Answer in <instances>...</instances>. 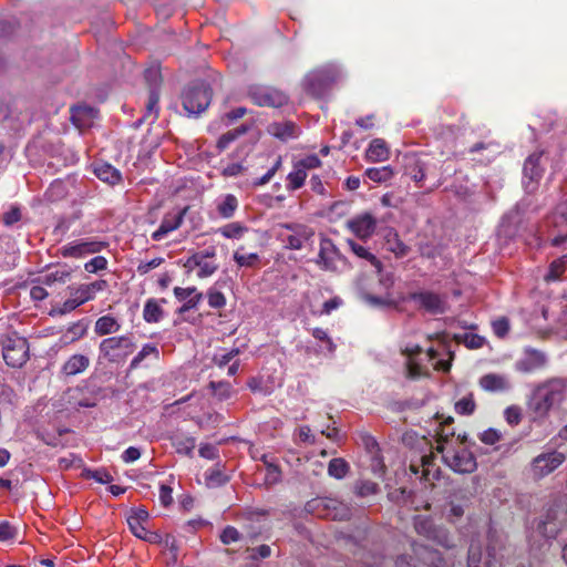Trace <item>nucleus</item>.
<instances>
[{
	"label": "nucleus",
	"mask_w": 567,
	"mask_h": 567,
	"mask_svg": "<svg viewBox=\"0 0 567 567\" xmlns=\"http://www.w3.org/2000/svg\"><path fill=\"white\" fill-rule=\"evenodd\" d=\"M567 382L553 378L538 384L532 392L528 409L535 419H545L551 410L567 413Z\"/></svg>",
	"instance_id": "1"
},
{
	"label": "nucleus",
	"mask_w": 567,
	"mask_h": 567,
	"mask_svg": "<svg viewBox=\"0 0 567 567\" xmlns=\"http://www.w3.org/2000/svg\"><path fill=\"white\" fill-rule=\"evenodd\" d=\"M136 344L132 333L109 337L99 344V358L109 363H123L135 351Z\"/></svg>",
	"instance_id": "2"
},
{
	"label": "nucleus",
	"mask_w": 567,
	"mask_h": 567,
	"mask_svg": "<svg viewBox=\"0 0 567 567\" xmlns=\"http://www.w3.org/2000/svg\"><path fill=\"white\" fill-rule=\"evenodd\" d=\"M340 76V70L333 64H328L307 73L302 80V86L308 94L322 97Z\"/></svg>",
	"instance_id": "3"
},
{
	"label": "nucleus",
	"mask_w": 567,
	"mask_h": 567,
	"mask_svg": "<svg viewBox=\"0 0 567 567\" xmlns=\"http://www.w3.org/2000/svg\"><path fill=\"white\" fill-rule=\"evenodd\" d=\"M460 439L458 435L455 445L437 446V451L442 453L444 463L454 472L472 473L476 470V460L468 449L462 446L463 441ZM462 440H465V436Z\"/></svg>",
	"instance_id": "4"
},
{
	"label": "nucleus",
	"mask_w": 567,
	"mask_h": 567,
	"mask_svg": "<svg viewBox=\"0 0 567 567\" xmlns=\"http://www.w3.org/2000/svg\"><path fill=\"white\" fill-rule=\"evenodd\" d=\"M212 100V90L204 82H195L188 85L182 94L184 110L189 114H200L204 112Z\"/></svg>",
	"instance_id": "5"
},
{
	"label": "nucleus",
	"mask_w": 567,
	"mask_h": 567,
	"mask_svg": "<svg viewBox=\"0 0 567 567\" xmlns=\"http://www.w3.org/2000/svg\"><path fill=\"white\" fill-rule=\"evenodd\" d=\"M2 357L11 368H21L29 360V343L23 337L12 333L2 341Z\"/></svg>",
	"instance_id": "6"
},
{
	"label": "nucleus",
	"mask_w": 567,
	"mask_h": 567,
	"mask_svg": "<svg viewBox=\"0 0 567 567\" xmlns=\"http://www.w3.org/2000/svg\"><path fill=\"white\" fill-rule=\"evenodd\" d=\"M107 243L95 238H81L72 240L59 248V254L63 258L82 259L89 255L101 252L105 249Z\"/></svg>",
	"instance_id": "7"
},
{
	"label": "nucleus",
	"mask_w": 567,
	"mask_h": 567,
	"mask_svg": "<svg viewBox=\"0 0 567 567\" xmlns=\"http://www.w3.org/2000/svg\"><path fill=\"white\" fill-rule=\"evenodd\" d=\"M565 460V454L559 451L540 453L530 462V474L536 480L544 478L557 470Z\"/></svg>",
	"instance_id": "8"
},
{
	"label": "nucleus",
	"mask_w": 567,
	"mask_h": 567,
	"mask_svg": "<svg viewBox=\"0 0 567 567\" xmlns=\"http://www.w3.org/2000/svg\"><path fill=\"white\" fill-rule=\"evenodd\" d=\"M248 96L258 106L280 107L289 101L282 91L262 85H251L248 89Z\"/></svg>",
	"instance_id": "9"
},
{
	"label": "nucleus",
	"mask_w": 567,
	"mask_h": 567,
	"mask_svg": "<svg viewBox=\"0 0 567 567\" xmlns=\"http://www.w3.org/2000/svg\"><path fill=\"white\" fill-rule=\"evenodd\" d=\"M280 228L288 231L280 233L279 237L281 241L287 248L295 250L301 249L315 234L310 227L296 223L281 224Z\"/></svg>",
	"instance_id": "10"
},
{
	"label": "nucleus",
	"mask_w": 567,
	"mask_h": 567,
	"mask_svg": "<svg viewBox=\"0 0 567 567\" xmlns=\"http://www.w3.org/2000/svg\"><path fill=\"white\" fill-rule=\"evenodd\" d=\"M409 299L431 315H442L447 309L446 296L433 291L422 290L412 292Z\"/></svg>",
	"instance_id": "11"
},
{
	"label": "nucleus",
	"mask_w": 567,
	"mask_h": 567,
	"mask_svg": "<svg viewBox=\"0 0 567 567\" xmlns=\"http://www.w3.org/2000/svg\"><path fill=\"white\" fill-rule=\"evenodd\" d=\"M148 513L143 509H133L127 517V524L131 532L140 539L148 542L151 544H156L159 542L161 536L151 532L145 527V523L147 522Z\"/></svg>",
	"instance_id": "12"
},
{
	"label": "nucleus",
	"mask_w": 567,
	"mask_h": 567,
	"mask_svg": "<svg viewBox=\"0 0 567 567\" xmlns=\"http://www.w3.org/2000/svg\"><path fill=\"white\" fill-rule=\"evenodd\" d=\"M414 528L417 534L436 542L443 547L450 548L452 546L447 532L444 528L434 526L430 517L422 515L416 516L414 518Z\"/></svg>",
	"instance_id": "13"
},
{
	"label": "nucleus",
	"mask_w": 567,
	"mask_h": 567,
	"mask_svg": "<svg viewBox=\"0 0 567 567\" xmlns=\"http://www.w3.org/2000/svg\"><path fill=\"white\" fill-rule=\"evenodd\" d=\"M548 358L545 352L526 348L523 357L515 362V369L518 372L532 373L546 367Z\"/></svg>",
	"instance_id": "14"
},
{
	"label": "nucleus",
	"mask_w": 567,
	"mask_h": 567,
	"mask_svg": "<svg viewBox=\"0 0 567 567\" xmlns=\"http://www.w3.org/2000/svg\"><path fill=\"white\" fill-rule=\"evenodd\" d=\"M542 157L543 152H535L530 154L524 163V179H528V182H524L527 192H534L543 176L544 167L540 164Z\"/></svg>",
	"instance_id": "15"
},
{
	"label": "nucleus",
	"mask_w": 567,
	"mask_h": 567,
	"mask_svg": "<svg viewBox=\"0 0 567 567\" xmlns=\"http://www.w3.org/2000/svg\"><path fill=\"white\" fill-rule=\"evenodd\" d=\"M188 207L181 208L176 212L166 213L161 221L159 227L152 234L155 241L162 240L167 234L178 229L183 224Z\"/></svg>",
	"instance_id": "16"
},
{
	"label": "nucleus",
	"mask_w": 567,
	"mask_h": 567,
	"mask_svg": "<svg viewBox=\"0 0 567 567\" xmlns=\"http://www.w3.org/2000/svg\"><path fill=\"white\" fill-rule=\"evenodd\" d=\"M347 225L359 239L367 240L374 234L377 220L371 214L364 213L349 219Z\"/></svg>",
	"instance_id": "17"
},
{
	"label": "nucleus",
	"mask_w": 567,
	"mask_h": 567,
	"mask_svg": "<svg viewBox=\"0 0 567 567\" xmlns=\"http://www.w3.org/2000/svg\"><path fill=\"white\" fill-rule=\"evenodd\" d=\"M107 288V281L100 279L90 284H82L76 287H68L71 296L78 301V305H83L95 298V295Z\"/></svg>",
	"instance_id": "18"
},
{
	"label": "nucleus",
	"mask_w": 567,
	"mask_h": 567,
	"mask_svg": "<svg viewBox=\"0 0 567 567\" xmlns=\"http://www.w3.org/2000/svg\"><path fill=\"white\" fill-rule=\"evenodd\" d=\"M175 298L183 302L178 308L177 313L183 315L192 309H195L203 299V293L196 287L174 288Z\"/></svg>",
	"instance_id": "19"
},
{
	"label": "nucleus",
	"mask_w": 567,
	"mask_h": 567,
	"mask_svg": "<svg viewBox=\"0 0 567 567\" xmlns=\"http://www.w3.org/2000/svg\"><path fill=\"white\" fill-rule=\"evenodd\" d=\"M480 386L487 392H507L512 389V382L505 374L486 373L478 380Z\"/></svg>",
	"instance_id": "20"
},
{
	"label": "nucleus",
	"mask_w": 567,
	"mask_h": 567,
	"mask_svg": "<svg viewBox=\"0 0 567 567\" xmlns=\"http://www.w3.org/2000/svg\"><path fill=\"white\" fill-rule=\"evenodd\" d=\"M402 352L406 357L405 373L408 378L417 379L426 374L425 369L416 359L422 353L420 346L406 347Z\"/></svg>",
	"instance_id": "21"
},
{
	"label": "nucleus",
	"mask_w": 567,
	"mask_h": 567,
	"mask_svg": "<svg viewBox=\"0 0 567 567\" xmlns=\"http://www.w3.org/2000/svg\"><path fill=\"white\" fill-rule=\"evenodd\" d=\"M403 166L404 175L409 176L421 187V183L425 177L426 164L415 155H405L403 157Z\"/></svg>",
	"instance_id": "22"
},
{
	"label": "nucleus",
	"mask_w": 567,
	"mask_h": 567,
	"mask_svg": "<svg viewBox=\"0 0 567 567\" xmlns=\"http://www.w3.org/2000/svg\"><path fill=\"white\" fill-rule=\"evenodd\" d=\"M239 207V200L234 194H223L215 200V214L223 219H230Z\"/></svg>",
	"instance_id": "23"
},
{
	"label": "nucleus",
	"mask_w": 567,
	"mask_h": 567,
	"mask_svg": "<svg viewBox=\"0 0 567 567\" xmlns=\"http://www.w3.org/2000/svg\"><path fill=\"white\" fill-rule=\"evenodd\" d=\"M90 365V358L85 354L71 355L61 367L60 374L63 378L74 377L84 372Z\"/></svg>",
	"instance_id": "24"
},
{
	"label": "nucleus",
	"mask_w": 567,
	"mask_h": 567,
	"mask_svg": "<svg viewBox=\"0 0 567 567\" xmlns=\"http://www.w3.org/2000/svg\"><path fill=\"white\" fill-rule=\"evenodd\" d=\"M561 528L563 523L557 519V512L555 509H549L538 526L542 535L548 539L556 538Z\"/></svg>",
	"instance_id": "25"
},
{
	"label": "nucleus",
	"mask_w": 567,
	"mask_h": 567,
	"mask_svg": "<svg viewBox=\"0 0 567 567\" xmlns=\"http://www.w3.org/2000/svg\"><path fill=\"white\" fill-rule=\"evenodd\" d=\"M553 224L560 226L559 234L550 239L551 246H560L567 240V207L560 205L551 216Z\"/></svg>",
	"instance_id": "26"
},
{
	"label": "nucleus",
	"mask_w": 567,
	"mask_h": 567,
	"mask_svg": "<svg viewBox=\"0 0 567 567\" xmlns=\"http://www.w3.org/2000/svg\"><path fill=\"white\" fill-rule=\"evenodd\" d=\"M268 132L281 141H288L299 135V127L291 121L275 122L268 126Z\"/></svg>",
	"instance_id": "27"
},
{
	"label": "nucleus",
	"mask_w": 567,
	"mask_h": 567,
	"mask_svg": "<svg viewBox=\"0 0 567 567\" xmlns=\"http://www.w3.org/2000/svg\"><path fill=\"white\" fill-rule=\"evenodd\" d=\"M94 174L97 178L110 185H116L122 181L121 172L109 163H96L94 165Z\"/></svg>",
	"instance_id": "28"
},
{
	"label": "nucleus",
	"mask_w": 567,
	"mask_h": 567,
	"mask_svg": "<svg viewBox=\"0 0 567 567\" xmlns=\"http://www.w3.org/2000/svg\"><path fill=\"white\" fill-rule=\"evenodd\" d=\"M161 302H165V299H162L161 301L156 299H148L143 309V319L147 323H157L159 322L164 317V310L161 306Z\"/></svg>",
	"instance_id": "29"
},
{
	"label": "nucleus",
	"mask_w": 567,
	"mask_h": 567,
	"mask_svg": "<svg viewBox=\"0 0 567 567\" xmlns=\"http://www.w3.org/2000/svg\"><path fill=\"white\" fill-rule=\"evenodd\" d=\"M120 329L121 323L110 315L100 317L94 324V332L97 336H110L116 333Z\"/></svg>",
	"instance_id": "30"
},
{
	"label": "nucleus",
	"mask_w": 567,
	"mask_h": 567,
	"mask_svg": "<svg viewBox=\"0 0 567 567\" xmlns=\"http://www.w3.org/2000/svg\"><path fill=\"white\" fill-rule=\"evenodd\" d=\"M71 112V118L79 127L87 126L90 122L96 117L97 113L95 109L87 105L72 107Z\"/></svg>",
	"instance_id": "31"
},
{
	"label": "nucleus",
	"mask_w": 567,
	"mask_h": 567,
	"mask_svg": "<svg viewBox=\"0 0 567 567\" xmlns=\"http://www.w3.org/2000/svg\"><path fill=\"white\" fill-rule=\"evenodd\" d=\"M347 244H348L350 250L358 258L369 261L378 271H381V269H382L381 261L367 247L362 246L361 244L357 243L353 239H348Z\"/></svg>",
	"instance_id": "32"
},
{
	"label": "nucleus",
	"mask_w": 567,
	"mask_h": 567,
	"mask_svg": "<svg viewBox=\"0 0 567 567\" xmlns=\"http://www.w3.org/2000/svg\"><path fill=\"white\" fill-rule=\"evenodd\" d=\"M367 158L370 162H383L389 158V148L381 138H374L367 150Z\"/></svg>",
	"instance_id": "33"
},
{
	"label": "nucleus",
	"mask_w": 567,
	"mask_h": 567,
	"mask_svg": "<svg viewBox=\"0 0 567 567\" xmlns=\"http://www.w3.org/2000/svg\"><path fill=\"white\" fill-rule=\"evenodd\" d=\"M567 269V254L553 260L548 267L547 272L544 275V280L547 284L558 281L563 278Z\"/></svg>",
	"instance_id": "34"
},
{
	"label": "nucleus",
	"mask_w": 567,
	"mask_h": 567,
	"mask_svg": "<svg viewBox=\"0 0 567 567\" xmlns=\"http://www.w3.org/2000/svg\"><path fill=\"white\" fill-rule=\"evenodd\" d=\"M411 471L415 474H419L420 466L411 465ZM439 477V470L434 467L432 456H423L421 464V480L424 482L432 483L433 480Z\"/></svg>",
	"instance_id": "35"
},
{
	"label": "nucleus",
	"mask_w": 567,
	"mask_h": 567,
	"mask_svg": "<svg viewBox=\"0 0 567 567\" xmlns=\"http://www.w3.org/2000/svg\"><path fill=\"white\" fill-rule=\"evenodd\" d=\"M87 331V326L83 320L72 323L66 331L61 336L60 342L62 344H70L82 339Z\"/></svg>",
	"instance_id": "36"
},
{
	"label": "nucleus",
	"mask_w": 567,
	"mask_h": 567,
	"mask_svg": "<svg viewBox=\"0 0 567 567\" xmlns=\"http://www.w3.org/2000/svg\"><path fill=\"white\" fill-rule=\"evenodd\" d=\"M159 358V349L154 343H146L142 347V349L137 352V354L132 359L130 363V369H137L143 361L146 359L158 360Z\"/></svg>",
	"instance_id": "37"
},
{
	"label": "nucleus",
	"mask_w": 567,
	"mask_h": 567,
	"mask_svg": "<svg viewBox=\"0 0 567 567\" xmlns=\"http://www.w3.org/2000/svg\"><path fill=\"white\" fill-rule=\"evenodd\" d=\"M172 444L177 453L190 455L196 446V440L193 436L176 433L172 436Z\"/></svg>",
	"instance_id": "38"
},
{
	"label": "nucleus",
	"mask_w": 567,
	"mask_h": 567,
	"mask_svg": "<svg viewBox=\"0 0 567 567\" xmlns=\"http://www.w3.org/2000/svg\"><path fill=\"white\" fill-rule=\"evenodd\" d=\"M158 101L159 94L156 87H152L150 90L147 103L145 105V113L141 120V122H154L158 115Z\"/></svg>",
	"instance_id": "39"
},
{
	"label": "nucleus",
	"mask_w": 567,
	"mask_h": 567,
	"mask_svg": "<svg viewBox=\"0 0 567 567\" xmlns=\"http://www.w3.org/2000/svg\"><path fill=\"white\" fill-rule=\"evenodd\" d=\"M70 277H71V270L66 266H63V267L56 268L53 271L48 272L40 279V281L43 285L52 286L55 282L65 284L69 281Z\"/></svg>",
	"instance_id": "40"
},
{
	"label": "nucleus",
	"mask_w": 567,
	"mask_h": 567,
	"mask_svg": "<svg viewBox=\"0 0 567 567\" xmlns=\"http://www.w3.org/2000/svg\"><path fill=\"white\" fill-rule=\"evenodd\" d=\"M224 238L240 239L248 231V227L239 221L224 225L217 230Z\"/></svg>",
	"instance_id": "41"
},
{
	"label": "nucleus",
	"mask_w": 567,
	"mask_h": 567,
	"mask_svg": "<svg viewBox=\"0 0 567 567\" xmlns=\"http://www.w3.org/2000/svg\"><path fill=\"white\" fill-rule=\"evenodd\" d=\"M452 417H449L445 422L441 423L440 431H437V446L456 444L455 441H453L455 432L454 429L452 427Z\"/></svg>",
	"instance_id": "42"
},
{
	"label": "nucleus",
	"mask_w": 567,
	"mask_h": 567,
	"mask_svg": "<svg viewBox=\"0 0 567 567\" xmlns=\"http://www.w3.org/2000/svg\"><path fill=\"white\" fill-rule=\"evenodd\" d=\"M365 176L374 183H385L393 176L391 166L371 167L365 171Z\"/></svg>",
	"instance_id": "43"
},
{
	"label": "nucleus",
	"mask_w": 567,
	"mask_h": 567,
	"mask_svg": "<svg viewBox=\"0 0 567 567\" xmlns=\"http://www.w3.org/2000/svg\"><path fill=\"white\" fill-rule=\"evenodd\" d=\"M349 468V464L343 458H332L328 465V474L337 480H341L348 474Z\"/></svg>",
	"instance_id": "44"
},
{
	"label": "nucleus",
	"mask_w": 567,
	"mask_h": 567,
	"mask_svg": "<svg viewBox=\"0 0 567 567\" xmlns=\"http://www.w3.org/2000/svg\"><path fill=\"white\" fill-rule=\"evenodd\" d=\"M307 172L296 164L293 171L287 176V188L290 190L299 189L305 184Z\"/></svg>",
	"instance_id": "45"
},
{
	"label": "nucleus",
	"mask_w": 567,
	"mask_h": 567,
	"mask_svg": "<svg viewBox=\"0 0 567 567\" xmlns=\"http://www.w3.org/2000/svg\"><path fill=\"white\" fill-rule=\"evenodd\" d=\"M17 403L18 395L14 390L6 383H0V405L2 408H12Z\"/></svg>",
	"instance_id": "46"
},
{
	"label": "nucleus",
	"mask_w": 567,
	"mask_h": 567,
	"mask_svg": "<svg viewBox=\"0 0 567 567\" xmlns=\"http://www.w3.org/2000/svg\"><path fill=\"white\" fill-rule=\"evenodd\" d=\"M246 126L241 125L240 127H237L223 134L217 142V148L219 151L226 150L230 143H233L238 136L246 133Z\"/></svg>",
	"instance_id": "47"
},
{
	"label": "nucleus",
	"mask_w": 567,
	"mask_h": 567,
	"mask_svg": "<svg viewBox=\"0 0 567 567\" xmlns=\"http://www.w3.org/2000/svg\"><path fill=\"white\" fill-rule=\"evenodd\" d=\"M209 388L213 390L214 395L220 401L229 399L233 393L231 384L227 381H212Z\"/></svg>",
	"instance_id": "48"
},
{
	"label": "nucleus",
	"mask_w": 567,
	"mask_h": 567,
	"mask_svg": "<svg viewBox=\"0 0 567 567\" xmlns=\"http://www.w3.org/2000/svg\"><path fill=\"white\" fill-rule=\"evenodd\" d=\"M475 406H476V404L473 399V395L470 394V395H466V396L460 399L455 403V411H456V413H458L461 415H471L474 412Z\"/></svg>",
	"instance_id": "49"
},
{
	"label": "nucleus",
	"mask_w": 567,
	"mask_h": 567,
	"mask_svg": "<svg viewBox=\"0 0 567 567\" xmlns=\"http://www.w3.org/2000/svg\"><path fill=\"white\" fill-rule=\"evenodd\" d=\"M107 259L103 256H96L84 264V270L89 274H96L107 268Z\"/></svg>",
	"instance_id": "50"
},
{
	"label": "nucleus",
	"mask_w": 567,
	"mask_h": 567,
	"mask_svg": "<svg viewBox=\"0 0 567 567\" xmlns=\"http://www.w3.org/2000/svg\"><path fill=\"white\" fill-rule=\"evenodd\" d=\"M233 257L239 267H254L259 261V256L255 252L244 255L236 250Z\"/></svg>",
	"instance_id": "51"
},
{
	"label": "nucleus",
	"mask_w": 567,
	"mask_h": 567,
	"mask_svg": "<svg viewBox=\"0 0 567 567\" xmlns=\"http://www.w3.org/2000/svg\"><path fill=\"white\" fill-rule=\"evenodd\" d=\"M239 354L238 348H233L229 351H225L221 353H216L213 358V362L219 367H226L231 360H234Z\"/></svg>",
	"instance_id": "52"
},
{
	"label": "nucleus",
	"mask_w": 567,
	"mask_h": 567,
	"mask_svg": "<svg viewBox=\"0 0 567 567\" xmlns=\"http://www.w3.org/2000/svg\"><path fill=\"white\" fill-rule=\"evenodd\" d=\"M388 249L396 257H404L409 252V247L398 238L396 234L393 239H388Z\"/></svg>",
	"instance_id": "53"
},
{
	"label": "nucleus",
	"mask_w": 567,
	"mask_h": 567,
	"mask_svg": "<svg viewBox=\"0 0 567 567\" xmlns=\"http://www.w3.org/2000/svg\"><path fill=\"white\" fill-rule=\"evenodd\" d=\"M218 269V265L214 260L200 259V265L197 271L198 278H207L213 276Z\"/></svg>",
	"instance_id": "54"
},
{
	"label": "nucleus",
	"mask_w": 567,
	"mask_h": 567,
	"mask_svg": "<svg viewBox=\"0 0 567 567\" xmlns=\"http://www.w3.org/2000/svg\"><path fill=\"white\" fill-rule=\"evenodd\" d=\"M357 493L360 496H370L379 492V485L372 481H360L357 484Z\"/></svg>",
	"instance_id": "55"
},
{
	"label": "nucleus",
	"mask_w": 567,
	"mask_h": 567,
	"mask_svg": "<svg viewBox=\"0 0 567 567\" xmlns=\"http://www.w3.org/2000/svg\"><path fill=\"white\" fill-rule=\"evenodd\" d=\"M208 305L214 309H220L226 305V298L223 292L210 288L207 291Z\"/></svg>",
	"instance_id": "56"
},
{
	"label": "nucleus",
	"mask_w": 567,
	"mask_h": 567,
	"mask_svg": "<svg viewBox=\"0 0 567 567\" xmlns=\"http://www.w3.org/2000/svg\"><path fill=\"white\" fill-rule=\"evenodd\" d=\"M504 416L509 425H517L522 421V409L517 405H511L506 408Z\"/></svg>",
	"instance_id": "57"
},
{
	"label": "nucleus",
	"mask_w": 567,
	"mask_h": 567,
	"mask_svg": "<svg viewBox=\"0 0 567 567\" xmlns=\"http://www.w3.org/2000/svg\"><path fill=\"white\" fill-rule=\"evenodd\" d=\"M240 539V533L233 526H227L224 528L220 540L225 545H229L231 543L238 542Z\"/></svg>",
	"instance_id": "58"
},
{
	"label": "nucleus",
	"mask_w": 567,
	"mask_h": 567,
	"mask_svg": "<svg viewBox=\"0 0 567 567\" xmlns=\"http://www.w3.org/2000/svg\"><path fill=\"white\" fill-rule=\"evenodd\" d=\"M78 307H80V305H78V301L74 299V297L70 295V297L60 307L54 308L52 312L63 316L75 310Z\"/></svg>",
	"instance_id": "59"
},
{
	"label": "nucleus",
	"mask_w": 567,
	"mask_h": 567,
	"mask_svg": "<svg viewBox=\"0 0 567 567\" xmlns=\"http://www.w3.org/2000/svg\"><path fill=\"white\" fill-rule=\"evenodd\" d=\"M163 262L164 259L162 257H156L150 261L140 262L136 270L140 275L143 276L150 272L152 269L159 267Z\"/></svg>",
	"instance_id": "60"
},
{
	"label": "nucleus",
	"mask_w": 567,
	"mask_h": 567,
	"mask_svg": "<svg viewBox=\"0 0 567 567\" xmlns=\"http://www.w3.org/2000/svg\"><path fill=\"white\" fill-rule=\"evenodd\" d=\"M206 480L212 485H223L227 482V477L219 470H209L206 472Z\"/></svg>",
	"instance_id": "61"
},
{
	"label": "nucleus",
	"mask_w": 567,
	"mask_h": 567,
	"mask_svg": "<svg viewBox=\"0 0 567 567\" xmlns=\"http://www.w3.org/2000/svg\"><path fill=\"white\" fill-rule=\"evenodd\" d=\"M480 439L483 443L493 445L502 439V434L495 429H488L481 434Z\"/></svg>",
	"instance_id": "62"
},
{
	"label": "nucleus",
	"mask_w": 567,
	"mask_h": 567,
	"mask_svg": "<svg viewBox=\"0 0 567 567\" xmlns=\"http://www.w3.org/2000/svg\"><path fill=\"white\" fill-rule=\"evenodd\" d=\"M16 534L17 530L10 523L3 522L0 524V540H12L16 537Z\"/></svg>",
	"instance_id": "63"
},
{
	"label": "nucleus",
	"mask_w": 567,
	"mask_h": 567,
	"mask_svg": "<svg viewBox=\"0 0 567 567\" xmlns=\"http://www.w3.org/2000/svg\"><path fill=\"white\" fill-rule=\"evenodd\" d=\"M21 219V212L18 207H12L3 214L2 220L4 225L12 226Z\"/></svg>",
	"instance_id": "64"
}]
</instances>
